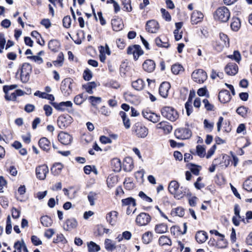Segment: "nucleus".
<instances>
[{
    "label": "nucleus",
    "mask_w": 252,
    "mask_h": 252,
    "mask_svg": "<svg viewBox=\"0 0 252 252\" xmlns=\"http://www.w3.org/2000/svg\"><path fill=\"white\" fill-rule=\"evenodd\" d=\"M230 17V12L225 6H221L217 9L215 11L214 17V19L220 22H227Z\"/></svg>",
    "instance_id": "nucleus-1"
},
{
    "label": "nucleus",
    "mask_w": 252,
    "mask_h": 252,
    "mask_svg": "<svg viewBox=\"0 0 252 252\" xmlns=\"http://www.w3.org/2000/svg\"><path fill=\"white\" fill-rule=\"evenodd\" d=\"M160 112L164 118L172 122L175 121L179 117L177 111L172 107H163L161 108Z\"/></svg>",
    "instance_id": "nucleus-2"
},
{
    "label": "nucleus",
    "mask_w": 252,
    "mask_h": 252,
    "mask_svg": "<svg viewBox=\"0 0 252 252\" xmlns=\"http://www.w3.org/2000/svg\"><path fill=\"white\" fill-rule=\"evenodd\" d=\"M182 189V187L179 188V183L175 180L171 181L168 185L169 191L178 199L182 198L185 194V191L183 192L181 190Z\"/></svg>",
    "instance_id": "nucleus-3"
},
{
    "label": "nucleus",
    "mask_w": 252,
    "mask_h": 252,
    "mask_svg": "<svg viewBox=\"0 0 252 252\" xmlns=\"http://www.w3.org/2000/svg\"><path fill=\"white\" fill-rule=\"evenodd\" d=\"M32 72V66L28 63H24L21 68V80L23 83L27 82Z\"/></svg>",
    "instance_id": "nucleus-4"
},
{
    "label": "nucleus",
    "mask_w": 252,
    "mask_h": 252,
    "mask_svg": "<svg viewBox=\"0 0 252 252\" xmlns=\"http://www.w3.org/2000/svg\"><path fill=\"white\" fill-rule=\"evenodd\" d=\"M133 132L139 138H144L148 134V129L140 123H136L132 127Z\"/></svg>",
    "instance_id": "nucleus-5"
},
{
    "label": "nucleus",
    "mask_w": 252,
    "mask_h": 252,
    "mask_svg": "<svg viewBox=\"0 0 252 252\" xmlns=\"http://www.w3.org/2000/svg\"><path fill=\"white\" fill-rule=\"evenodd\" d=\"M72 80L70 78H65L62 81L61 90L63 95L68 96L72 93Z\"/></svg>",
    "instance_id": "nucleus-6"
},
{
    "label": "nucleus",
    "mask_w": 252,
    "mask_h": 252,
    "mask_svg": "<svg viewBox=\"0 0 252 252\" xmlns=\"http://www.w3.org/2000/svg\"><path fill=\"white\" fill-rule=\"evenodd\" d=\"M193 80L198 83H203L207 78L206 72L203 69H198L194 70L191 74Z\"/></svg>",
    "instance_id": "nucleus-7"
},
{
    "label": "nucleus",
    "mask_w": 252,
    "mask_h": 252,
    "mask_svg": "<svg viewBox=\"0 0 252 252\" xmlns=\"http://www.w3.org/2000/svg\"><path fill=\"white\" fill-rule=\"evenodd\" d=\"M52 105L57 110L61 111H67L68 112L72 111V103L70 101H67L65 102H61L60 103L53 102L52 103Z\"/></svg>",
    "instance_id": "nucleus-8"
},
{
    "label": "nucleus",
    "mask_w": 252,
    "mask_h": 252,
    "mask_svg": "<svg viewBox=\"0 0 252 252\" xmlns=\"http://www.w3.org/2000/svg\"><path fill=\"white\" fill-rule=\"evenodd\" d=\"M175 135L180 139H188L191 136V131L188 128L181 127L176 129Z\"/></svg>",
    "instance_id": "nucleus-9"
},
{
    "label": "nucleus",
    "mask_w": 252,
    "mask_h": 252,
    "mask_svg": "<svg viewBox=\"0 0 252 252\" xmlns=\"http://www.w3.org/2000/svg\"><path fill=\"white\" fill-rule=\"evenodd\" d=\"M72 122V118L68 115L60 116L57 120L59 127L64 129L68 127Z\"/></svg>",
    "instance_id": "nucleus-10"
},
{
    "label": "nucleus",
    "mask_w": 252,
    "mask_h": 252,
    "mask_svg": "<svg viewBox=\"0 0 252 252\" xmlns=\"http://www.w3.org/2000/svg\"><path fill=\"white\" fill-rule=\"evenodd\" d=\"M151 220V216L148 214L141 213L137 216L135 221L136 224L140 226H145L148 224Z\"/></svg>",
    "instance_id": "nucleus-11"
},
{
    "label": "nucleus",
    "mask_w": 252,
    "mask_h": 252,
    "mask_svg": "<svg viewBox=\"0 0 252 252\" xmlns=\"http://www.w3.org/2000/svg\"><path fill=\"white\" fill-rule=\"evenodd\" d=\"M127 53L129 55L132 54L134 59L137 60L139 57L143 54V51L139 45H134L128 47Z\"/></svg>",
    "instance_id": "nucleus-12"
},
{
    "label": "nucleus",
    "mask_w": 252,
    "mask_h": 252,
    "mask_svg": "<svg viewBox=\"0 0 252 252\" xmlns=\"http://www.w3.org/2000/svg\"><path fill=\"white\" fill-rule=\"evenodd\" d=\"M142 115L144 118L154 123H158L159 121L160 117L159 115L148 109L143 110Z\"/></svg>",
    "instance_id": "nucleus-13"
},
{
    "label": "nucleus",
    "mask_w": 252,
    "mask_h": 252,
    "mask_svg": "<svg viewBox=\"0 0 252 252\" xmlns=\"http://www.w3.org/2000/svg\"><path fill=\"white\" fill-rule=\"evenodd\" d=\"M229 46V40L227 35L224 33L220 34V41L217 45V49L218 51H221L224 48H228Z\"/></svg>",
    "instance_id": "nucleus-14"
},
{
    "label": "nucleus",
    "mask_w": 252,
    "mask_h": 252,
    "mask_svg": "<svg viewBox=\"0 0 252 252\" xmlns=\"http://www.w3.org/2000/svg\"><path fill=\"white\" fill-rule=\"evenodd\" d=\"M159 29L158 23L155 20H151L147 22L146 25V30L150 33H157Z\"/></svg>",
    "instance_id": "nucleus-15"
},
{
    "label": "nucleus",
    "mask_w": 252,
    "mask_h": 252,
    "mask_svg": "<svg viewBox=\"0 0 252 252\" xmlns=\"http://www.w3.org/2000/svg\"><path fill=\"white\" fill-rule=\"evenodd\" d=\"M48 171V168L46 165H41L37 167L35 170L37 178L40 180H44Z\"/></svg>",
    "instance_id": "nucleus-16"
},
{
    "label": "nucleus",
    "mask_w": 252,
    "mask_h": 252,
    "mask_svg": "<svg viewBox=\"0 0 252 252\" xmlns=\"http://www.w3.org/2000/svg\"><path fill=\"white\" fill-rule=\"evenodd\" d=\"M72 136L67 133L61 132L58 135L59 141L63 145H68L72 141Z\"/></svg>",
    "instance_id": "nucleus-17"
},
{
    "label": "nucleus",
    "mask_w": 252,
    "mask_h": 252,
    "mask_svg": "<svg viewBox=\"0 0 252 252\" xmlns=\"http://www.w3.org/2000/svg\"><path fill=\"white\" fill-rule=\"evenodd\" d=\"M224 70L229 75H235L238 72V66L235 63H230L226 65Z\"/></svg>",
    "instance_id": "nucleus-18"
},
{
    "label": "nucleus",
    "mask_w": 252,
    "mask_h": 252,
    "mask_svg": "<svg viewBox=\"0 0 252 252\" xmlns=\"http://www.w3.org/2000/svg\"><path fill=\"white\" fill-rule=\"evenodd\" d=\"M170 88V84L167 82H162L159 88V94L163 97L166 98L168 94V91Z\"/></svg>",
    "instance_id": "nucleus-19"
},
{
    "label": "nucleus",
    "mask_w": 252,
    "mask_h": 252,
    "mask_svg": "<svg viewBox=\"0 0 252 252\" xmlns=\"http://www.w3.org/2000/svg\"><path fill=\"white\" fill-rule=\"evenodd\" d=\"M118 213L115 211H112L106 214V219L107 221L112 225H114L116 223L118 219Z\"/></svg>",
    "instance_id": "nucleus-20"
},
{
    "label": "nucleus",
    "mask_w": 252,
    "mask_h": 252,
    "mask_svg": "<svg viewBox=\"0 0 252 252\" xmlns=\"http://www.w3.org/2000/svg\"><path fill=\"white\" fill-rule=\"evenodd\" d=\"M219 99L223 103L229 102L231 99L229 92L226 90H221L219 94Z\"/></svg>",
    "instance_id": "nucleus-21"
},
{
    "label": "nucleus",
    "mask_w": 252,
    "mask_h": 252,
    "mask_svg": "<svg viewBox=\"0 0 252 252\" xmlns=\"http://www.w3.org/2000/svg\"><path fill=\"white\" fill-rule=\"evenodd\" d=\"M156 127L157 129H162L163 132L166 134L169 133L172 129V126L166 121L160 122L157 124Z\"/></svg>",
    "instance_id": "nucleus-22"
},
{
    "label": "nucleus",
    "mask_w": 252,
    "mask_h": 252,
    "mask_svg": "<svg viewBox=\"0 0 252 252\" xmlns=\"http://www.w3.org/2000/svg\"><path fill=\"white\" fill-rule=\"evenodd\" d=\"M143 68L148 72H153L156 67V63L152 60H147L143 63Z\"/></svg>",
    "instance_id": "nucleus-23"
},
{
    "label": "nucleus",
    "mask_w": 252,
    "mask_h": 252,
    "mask_svg": "<svg viewBox=\"0 0 252 252\" xmlns=\"http://www.w3.org/2000/svg\"><path fill=\"white\" fill-rule=\"evenodd\" d=\"M204 17L203 13L198 11H194L191 16V22L192 24H197L202 21Z\"/></svg>",
    "instance_id": "nucleus-24"
},
{
    "label": "nucleus",
    "mask_w": 252,
    "mask_h": 252,
    "mask_svg": "<svg viewBox=\"0 0 252 252\" xmlns=\"http://www.w3.org/2000/svg\"><path fill=\"white\" fill-rule=\"evenodd\" d=\"M39 146L41 149L45 151H48L50 149V142L46 137L40 139L38 142Z\"/></svg>",
    "instance_id": "nucleus-25"
},
{
    "label": "nucleus",
    "mask_w": 252,
    "mask_h": 252,
    "mask_svg": "<svg viewBox=\"0 0 252 252\" xmlns=\"http://www.w3.org/2000/svg\"><path fill=\"white\" fill-rule=\"evenodd\" d=\"M207 238V234L204 231H199L195 235V239L198 243L202 244L204 243Z\"/></svg>",
    "instance_id": "nucleus-26"
},
{
    "label": "nucleus",
    "mask_w": 252,
    "mask_h": 252,
    "mask_svg": "<svg viewBox=\"0 0 252 252\" xmlns=\"http://www.w3.org/2000/svg\"><path fill=\"white\" fill-rule=\"evenodd\" d=\"M14 252H28V249L23 241L22 242L17 241L14 244Z\"/></svg>",
    "instance_id": "nucleus-27"
},
{
    "label": "nucleus",
    "mask_w": 252,
    "mask_h": 252,
    "mask_svg": "<svg viewBox=\"0 0 252 252\" xmlns=\"http://www.w3.org/2000/svg\"><path fill=\"white\" fill-rule=\"evenodd\" d=\"M65 224L66 225V228L64 227V229L68 231L76 228L78 225L77 220L73 218L67 220Z\"/></svg>",
    "instance_id": "nucleus-28"
},
{
    "label": "nucleus",
    "mask_w": 252,
    "mask_h": 252,
    "mask_svg": "<svg viewBox=\"0 0 252 252\" xmlns=\"http://www.w3.org/2000/svg\"><path fill=\"white\" fill-rule=\"evenodd\" d=\"M145 86L144 82L141 79H138L132 82V87L137 91H141L143 89Z\"/></svg>",
    "instance_id": "nucleus-29"
},
{
    "label": "nucleus",
    "mask_w": 252,
    "mask_h": 252,
    "mask_svg": "<svg viewBox=\"0 0 252 252\" xmlns=\"http://www.w3.org/2000/svg\"><path fill=\"white\" fill-rule=\"evenodd\" d=\"M155 43L159 47L167 48L170 45L167 39L162 40L159 37H158L155 39Z\"/></svg>",
    "instance_id": "nucleus-30"
},
{
    "label": "nucleus",
    "mask_w": 252,
    "mask_h": 252,
    "mask_svg": "<svg viewBox=\"0 0 252 252\" xmlns=\"http://www.w3.org/2000/svg\"><path fill=\"white\" fill-rule=\"evenodd\" d=\"M119 115L123 120L125 127L127 129L129 128L130 126V122L126 113L124 111H120Z\"/></svg>",
    "instance_id": "nucleus-31"
},
{
    "label": "nucleus",
    "mask_w": 252,
    "mask_h": 252,
    "mask_svg": "<svg viewBox=\"0 0 252 252\" xmlns=\"http://www.w3.org/2000/svg\"><path fill=\"white\" fill-rule=\"evenodd\" d=\"M123 206H128L129 207H134L136 205L135 199L132 197H128L122 200Z\"/></svg>",
    "instance_id": "nucleus-32"
},
{
    "label": "nucleus",
    "mask_w": 252,
    "mask_h": 252,
    "mask_svg": "<svg viewBox=\"0 0 252 252\" xmlns=\"http://www.w3.org/2000/svg\"><path fill=\"white\" fill-rule=\"evenodd\" d=\"M167 226L164 223H160L157 224L155 228V230L156 233L161 234L167 232Z\"/></svg>",
    "instance_id": "nucleus-33"
},
{
    "label": "nucleus",
    "mask_w": 252,
    "mask_h": 252,
    "mask_svg": "<svg viewBox=\"0 0 252 252\" xmlns=\"http://www.w3.org/2000/svg\"><path fill=\"white\" fill-rule=\"evenodd\" d=\"M123 165L125 170L130 171L133 167L132 159L130 158H126L123 162Z\"/></svg>",
    "instance_id": "nucleus-34"
},
{
    "label": "nucleus",
    "mask_w": 252,
    "mask_h": 252,
    "mask_svg": "<svg viewBox=\"0 0 252 252\" xmlns=\"http://www.w3.org/2000/svg\"><path fill=\"white\" fill-rule=\"evenodd\" d=\"M112 28L115 31H119L123 29L124 25L120 20H113L112 21Z\"/></svg>",
    "instance_id": "nucleus-35"
},
{
    "label": "nucleus",
    "mask_w": 252,
    "mask_h": 252,
    "mask_svg": "<svg viewBox=\"0 0 252 252\" xmlns=\"http://www.w3.org/2000/svg\"><path fill=\"white\" fill-rule=\"evenodd\" d=\"M63 165L60 163H57L54 164L51 169L52 173L54 175H58L61 172Z\"/></svg>",
    "instance_id": "nucleus-36"
},
{
    "label": "nucleus",
    "mask_w": 252,
    "mask_h": 252,
    "mask_svg": "<svg viewBox=\"0 0 252 252\" xmlns=\"http://www.w3.org/2000/svg\"><path fill=\"white\" fill-rule=\"evenodd\" d=\"M96 87V84L94 82H91L87 83L86 84L83 85V88L89 94H92L93 93V89Z\"/></svg>",
    "instance_id": "nucleus-37"
},
{
    "label": "nucleus",
    "mask_w": 252,
    "mask_h": 252,
    "mask_svg": "<svg viewBox=\"0 0 252 252\" xmlns=\"http://www.w3.org/2000/svg\"><path fill=\"white\" fill-rule=\"evenodd\" d=\"M97 195L98 194L94 191H90L88 193L87 197L91 206L95 205V201L97 198Z\"/></svg>",
    "instance_id": "nucleus-38"
},
{
    "label": "nucleus",
    "mask_w": 252,
    "mask_h": 252,
    "mask_svg": "<svg viewBox=\"0 0 252 252\" xmlns=\"http://www.w3.org/2000/svg\"><path fill=\"white\" fill-rule=\"evenodd\" d=\"M89 252H97L100 250L99 245L93 241H91L87 245Z\"/></svg>",
    "instance_id": "nucleus-39"
},
{
    "label": "nucleus",
    "mask_w": 252,
    "mask_h": 252,
    "mask_svg": "<svg viewBox=\"0 0 252 252\" xmlns=\"http://www.w3.org/2000/svg\"><path fill=\"white\" fill-rule=\"evenodd\" d=\"M231 29L234 31H238L241 27L240 20L238 18H233L231 23Z\"/></svg>",
    "instance_id": "nucleus-40"
},
{
    "label": "nucleus",
    "mask_w": 252,
    "mask_h": 252,
    "mask_svg": "<svg viewBox=\"0 0 252 252\" xmlns=\"http://www.w3.org/2000/svg\"><path fill=\"white\" fill-rule=\"evenodd\" d=\"M158 242L159 245L161 246H171L172 244L170 239L168 237L164 235H162L159 237Z\"/></svg>",
    "instance_id": "nucleus-41"
},
{
    "label": "nucleus",
    "mask_w": 252,
    "mask_h": 252,
    "mask_svg": "<svg viewBox=\"0 0 252 252\" xmlns=\"http://www.w3.org/2000/svg\"><path fill=\"white\" fill-rule=\"evenodd\" d=\"M172 72L175 75L179 74L184 71L183 66L178 63L173 64L171 67Z\"/></svg>",
    "instance_id": "nucleus-42"
},
{
    "label": "nucleus",
    "mask_w": 252,
    "mask_h": 252,
    "mask_svg": "<svg viewBox=\"0 0 252 252\" xmlns=\"http://www.w3.org/2000/svg\"><path fill=\"white\" fill-rule=\"evenodd\" d=\"M111 164L113 166V170L118 172L121 169V162L119 158H116L112 160Z\"/></svg>",
    "instance_id": "nucleus-43"
},
{
    "label": "nucleus",
    "mask_w": 252,
    "mask_h": 252,
    "mask_svg": "<svg viewBox=\"0 0 252 252\" xmlns=\"http://www.w3.org/2000/svg\"><path fill=\"white\" fill-rule=\"evenodd\" d=\"M8 87L4 86L3 87V91L5 94V98L7 100H15L16 98V94L15 92L9 94L8 93Z\"/></svg>",
    "instance_id": "nucleus-44"
},
{
    "label": "nucleus",
    "mask_w": 252,
    "mask_h": 252,
    "mask_svg": "<svg viewBox=\"0 0 252 252\" xmlns=\"http://www.w3.org/2000/svg\"><path fill=\"white\" fill-rule=\"evenodd\" d=\"M40 221L42 225L45 227L51 226L53 223L52 220L47 216L42 217L40 218Z\"/></svg>",
    "instance_id": "nucleus-45"
},
{
    "label": "nucleus",
    "mask_w": 252,
    "mask_h": 252,
    "mask_svg": "<svg viewBox=\"0 0 252 252\" xmlns=\"http://www.w3.org/2000/svg\"><path fill=\"white\" fill-rule=\"evenodd\" d=\"M59 46V43L56 40H51L48 43V48L52 51H57Z\"/></svg>",
    "instance_id": "nucleus-46"
},
{
    "label": "nucleus",
    "mask_w": 252,
    "mask_h": 252,
    "mask_svg": "<svg viewBox=\"0 0 252 252\" xmlns=\"http://www.w3.org/2000/svg\"><path fill=\"white\" fill-rule=\"evenodd\" d=\"M243 189L249 192L252 191V177L249 178L244 183Z\"/></svg>",
    "instance_id": "nucleus-47"
},
{
    "label": "nucleus",
    "mask_w": 252,
    "mask_h": 252,
    "mask_svg": "<svg viewBox=\"0 0 252 252\" xmlns=\"http://www.w3.org/2000/svg\"><path fill=\"white\" fill-rule=\"evenodd\" d=\"M153 234L150 231H148L145 232L142 237V241L145 244H149L150 243L152 240Z\"/></svg>",
    "instance_id": "nucleus-48"
},
{
    "label": "nucleus",
    "mask_w": 252,
    "mask_h": 252,
    "mask_svg": "<svg viewBox=\"0 0 252 252\" xmlns=\"http://www.w3.org/2000/svg\"><path fill=\"white\" fill-rule=\"evenodd\" d=\"M104 244L105 248L107 251H112L116 248L115 244L110 239H106Z\"/></svg>",
    "instance_id": "nucleus-49"
},
{
    "label": "nucleus",
    "mask_w": 252,
    "mask_h": 252,
    "mask_svg": "<svg viewBox=\"0 0 252 252\" xmlns=\"http://www.w3.org/2000/svg\"><path fill=\"white\" fill-rule=\"evenodd\" d=\"M86 99V95L83 94L76 95L74 99V103L77 105H81Z\"/></svg>",
    "instance_id": "nucleus-50"
},
{
    "label": "nucleus",
    "mask_w": 252,
    "mask_h": 252,
    "mask_svg": "<svg viewBox=\"0 0 252 252\" xmlns=\"http://www.w3.org/2000/svg\"><path fill=\"white\" fill-rule=\"evenodd\" d=\"M64 60V56L63 53L61 52L59 54L57 59L53 62L55 65L62 66Z\"/></svg>",
    "instance_id": "nucleus-51"
},
{
    "label": "nucleus",
    "mask_w": 252,
    "mask_h": 252,
    "mask_svg": "<svg viewBox=\"0 0 252 252\" xmlns=\"http://www.w3.org/2000/svg\"><path fill=\"white\" fill-rule=\"evenodd\" d=\"M203 124L204 128L207 132H210L212 131L214 127L213 123H210L207 120L205 119Z\"/></svg>",
    "instance_id": "nucleus-52"
},
{
    "label": "nucleus",
    "mask_w": 252,
    "mask_h": 252,
    "mask_svg": "<svg viewBox=\"0 0 252 252\" xmlns=\"http://www.w3.org/2000/svg\"><path fill=\"white\" fill-rule=\"evenodd\" d=\"M248 109V108L246 107L241 106L237 109L236 112L239 115H241L242 117H245L246 116Z\"/></svg>",
    "instance_id": "nucleus-53"
},
{
    "label": "nucleus",
    "mask_w": 252,
    "mask_h": 252,
    "mask_svg": "<svg viewBox=\"0 0 252 252\" xmlns=\"http://www.w3.org/2000/svg\"><path fill=\"white\" fill-rule=\"evenodd\" d=\"M71 23V18L69 16H65L63 20V26L65 28H69Z\"/></svg>",
    "instance_id": "nucleus-54"
},
{
    "label": "nucleus",
    "mask_w": 252,
    "mask_h": 252,
    "mask_svg": "<svg viewBox=\"0 0 252 252\" xmlns=\"http://www.w3.org/2000/svg\"><path fill=\"white\" fill-rule=\"evenodd\" d=\"M124 8L127 11H131L132 7L131 6V0H123L122 1Z\"/></svg>",
    "instance_id": "nucleus-55"
},
{
    "label": "nucleus",
    "mask_w": 252,
    "mask_h": 252,
    "mask_svg": "<svg viewBox=\"0 0 252 252\" xmlns=\"http://www.w3.org/2000/svg\"><path fill=\"white\" fill-rule=\"evenodd\" d=\"M160 11L162 18L166 21H170L171 17L169 13L164 8H161Z\"/></svg>",
    "instance_id": "nucleus-56"
},
{
    "label": "nucleus",
    "mask_w": 252,
    "mask_h": 252,
    "mask_svg": "<svg viewBox=\"0 0 252 252\" xmlns=\"http://www.w3.org/2000/svg\"><path fill=\"white\" fill-rule=\"evenodd\" d=\"M227 245V241L224 239V237H221L220 239L218 241L217 243L218 247L220 249L226 248Z\"/></svg>",
    "instance_id": "nucleus-57"
},
{
    "label": "nucleus",
    "mask_w": 252,
    "mask_h": 252,
    "mask_svg": "<svg viewBox=\"0 0 252 252\" xmlns=\"http://www.w3.org/2000/svg\"><path fill=\"white\" fill-rule=\"evenodd\" d=\"M196 153L200 157H204L205 154V149L202 146L197 145L196 146Z\"/></svg>",
    "instance_id": "nucleus-58"
},
{
    "label": "nucleus",
    "mask_w": 252,
    "mask_h": 252,
    "mask_svg": "<svg viewBox=\"0 0 252 252\" xmlns=\"http://www.w3.org/2000/svg\"><path fill=\"white\" fill-rule=\"evenodd\" d=\"M203 103L204 104V107L207 111H213L214 106L211 104L208 99H204L203 100Z\"/></svg>",
    "instance_id": "nucleus-59"
},
{
    "label": "nucleus",
    "mask_w": 252,
    "mask_h": 252,
    "mask_svg": "<svg viewBox=\"0 0 252 252\" xmlns=\"http://www.w3.org/2000/svg\"><path fill=\"white\" fill-rule=\"evenodd\" d=\"M6 43V40L4 35L3 33H0V53L2 52V50L4 48Z\"/></svg>",
    "instance_id": "nucleus-60"
},
{
    "label": "nucleus",
    "mask_w": 252,
    "mask_h": 252,
    "mask_svg": "<svg viewBox=\"0 0 252 252\" xmlns=\"http://www.w3.org/2000/svg\"><path fill=\"white\" fill-rule=\"evenodd\" d=\"M201 169V166L191 164L190 168L191 172L195 175H198Z\"/></svg>",
    "instance_id": "nucleus-61"
},
{
    "label": "nucleus",
    "mask_w": 252,
    "mask_h": 252,
    "mask_svg": "<svg viewBox=\"0 0 252 252\" xmlns=\"http://www.w3.org/2000/svg\"><path fill=\"white\" fill-rule=\"evenodd\" d=\"M84 79L86 81H89L92 78V73L89 69H86L83 73Z\"/></svg>",
    "instance_id": "nucleus-62"
},
{
    "label": "nucleus",
    "mask_w": 252,
    "mask_h": 252,
    "mask_svg": "<svg viewBox=\"0 0 252 252\" xmlns=\"http://www.w3.org/2000/svg\"><path fill=\"white\" fill-rule=\"evenodd\" d=\"M185 108L188 116H189L192 112V102H187L185 104Z\"/></svg>",
    "instance_id": "nucleus-63"
},
{
    "label": "nucleus",
    "mask_w": 252,
    "mask_h": 252,
    "mask_svg": "<svg viewBox=\"0 0 252 252\" xmlns=\"http://www.w3.org/2000/svg\"><path fill=\"white\" fill-rule=\"evenodd\" d=\"M139 196L143 200L148 202H152V199L150 197L148 196L144 192L141 191L139 192Z\"/></svg>",
    "instance_id": "nucleus-64"
}]
</instances>
